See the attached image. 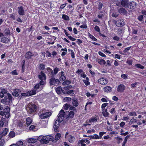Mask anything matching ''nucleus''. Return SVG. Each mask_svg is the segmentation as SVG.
Masks as SVG:
<instances>
[{
	"mask_svg": "<svg viewBox=\"0 0 146 146\" xmlns=\"http://www.w3.org/2000/svg\"><path fill=\"white\" fill-rule=\"evenodd\" d=\"M37 107L35 104L30 103L27 105L26 110L29 114H33L36 111Z\"/></svg>",
	"mask_w": 146,
	"mask_h": 146,
	"instance_id": "nucleus-1",
	"label": "nucleus"
},
{
	"mask_svg": "<svg viewBox=\"0 0 146 146\" xmlns=\"http://www.w3.org/2000/svg\"><path fill=\"white\" fill-rule=\"evenodd\" d=\"M54 137L51 136H43L42 143L47 144L49 143V141H53Z\"/></svg>",
	"mask_w": 146,
	"mask_h": 146,
	"instance_id": "nucleus-2",
	"label": "nucleus"
},
{
	"mask_svg": "<svg viewBox=\"0 0 146 146\" xmlns=\"http://www.w3.org/2000/svg\"><path fill=\"white\" fill-rule=\"evenodd\" d=\"M49 83L50 85H55L56 84H59L61 83L60 81L58 79L54 78H50L49 80Z\"/></svg>",
	"mask_w": 146,
	"mask_h": 146,
	"instance_id": "nucleus-3",
	"label": "nucleus"
},
{
	"mask_svg": "<svg viewBox=\"0 0 146 146\" xmlns=\"http://www.w3.org/2000/svg\"><path fill=\"white\" fill-rule=\"evenodd\" d=\"M137 5L136 3L134 1L129 2V1L127 4V7L130 9H134L135 8L136 6Z\"/></svg>",
	"mask_w": 146,
	"mask_h": 146,
	"instance_id": "nucleus-4",
	"label": "nucleus"
},
{
	"mask_svg": "<svg viewBox=\"0 0 146 146\" xmlns=\"http://www.w3.org/2000/svg\"><path fill=\"white\" fill-rule=\"evenodd\" d=\"M51 113L49 112H46L41 114L40 117L41 119H44L50 116L51 115Z\"/></svg>",
	"mask_w": 146,
	"mask_h": 146,
	"instance_id": "nucleus-5",
	"label": "nucleus"
},
{
	"mask_svg": "<svg viewBox=\"0 0 146 146\" xmlns=\"http://www.w3.org/2000/svg\"><path fill=\"white\" fill-rule=\"evenodd\" d=\"M115 22L116 26L119 27H122L125 25L124 22H123L122 19H119L117 21H115Z\"/></svg>",
	"mask_w": 146,
	"mask_h": 146,
	"instance_id": "nucleus-6",
	"label": "nucleus"
},
{
	"mask_svg": "<svg viewBox=\"0 0 146 146\" xmlns=\"http://www.w3.org/2000/svg\"><path fill=\"white\" fill-rule=\"evenodd\" d=\"M40 74L38 75L37 76L38 78L40 80H45L46 79V76L45 74L43 73L42 71H41Z\"/></svg>",
	"mask_w": 146,
	"mask_h": 146,
	"instance_id": "nucleus-7",
	"label": "nucleus"
},
{
	"mask_svg": "<svg viewBox=\"0 0 146 146\" xmlns=\"http://www.w3.org/2000/svg\"><path fill=\"white\" fill-rule=\"evenodd\" d=\"M60 122L57 120H56L54 125L53 128H54V131L56 132H58V129L60 126Z\"/></svg>",
	"mask_w": 146,
	"mask_h": 146,
	"instance_id": "nucleus-8",
	"label": "nucleus"
},
{
	"mask_svg": "<svg viewBox=\"0 0 146 146\" xmlns=\"http://www.w3.org/2000/svg\"><path fill=\"white\" fill-rule=\"evenodd\" d=\"M8 129L7 128H5L2 132H0V139L5 136L7 134Z\"/></svg>",
	"mask_w": 146,
	"mask_h": 146,
	"instance_id": "nucleus-9",
	"label": "nucleus"
},
{
	"mask_svg": "<svg viewBox=\"0 0 146 146\" xmlns=\"http://www.w3.org/2000/svg\"><path fill=\"white\" fill-rule=\"evenodd\" d=\"M125 89V86L121 84L118 86L117 91L119 92H123Z\"/></svg>",
	"mask_w": 146,
	"mask_h": 146,
	"instance_id": "nucleus-10",
	"label": "nucleus"
},
{
	"mask_svg": "<svg viewBox=\"0 0 146 146\" xmlns=\"http://www.w3.org/2000/svg\"><path fill=\"white\" fill-rule=\"evenodd\" d=\"M118 11L120 14H122L123 15H127L128 13L127 11L125 9L123 8L119 9Z\"/></svg>",
	"mask_w": 146,
	"mask_h": 146,
	"instance_id": "nucleus-11",
	"label": "nucleus"
},
{
	"mask_svg": "<svg viewBox=\"0 0 146 146\" xmlns=\"http://www.w3.org/2000/svg\"><path fill=\"white\" fill-rule=\"evenodd\" d=\"M34 54L30 51L27 52L25 55V57L27 59H31V57L33 56Z\"/></svg>",
	"mask_w": 146,
	"mask_h": 146,
	"instance_id": "nucleus-12",
	"label": "nucleus"
},
{
	"mask_svg": "<svg viewBox=\"0 0 146 146\" xmlns=\"http://www.w3.org/2000/svg\"><path fill=\"white\" fill-rule=\"evenodd\" d=\"M128 0H122L121 1V5L122 7L126 8L127 6Z\"/></svg>",
	"mask_w": 146,
	"mask_h": 146,
	"instance_id": "nucleus-13",
	"label": "nucleus"
},
{
	"mask_svg": "<svg viewBox=\"0 0 146 146\" xmlns=\"http://www.w3.org/2000/svg\"><path fill=\"white\" fill-rule=\"evenodd\" d=\"M10 41V38L7 37H3L1 39V42L4 43H7Z\"/></svg>",
	"mask_w": 146,
	"mask_h": 146,
	"instance_id": "nucleus-14",
	"label": "nucleus"
},
{
	"mask_svg": "<svg viewBox=\"0 0 146 146\" xmlns=\"http://www.w3.org/2000/svg\"><path fill=\"white\" fill-rule=\"evenodd\" d=\"M19 10L18 13L20 15H25L24 10L22 6H20L18 8Z\"/></svg>",
	"mask_w": 146,
	"mask_h": 146,
	"instance_id": "nucleus-15",
	"label": "nucleus"
},
{
	"mask_svg": "<svg viewBox=\"0 0 146 146\" xmlns=\"http://www.w3.org/2000/svg\"><path fill=\"white\" fill-rule=\"evenodd\" d=\"M59 74H61L60 77V81H63L66 80V76H64V72L61 71L59 73Z\"/></svg>",
	"mask_w": 146,
	"mask_h": 146,
	"instance_id": "nucleus-16",
	"label": "nucleus"
},
{
	"mask_svg": "<svg viewBox=\"0 0 146 146\" xmlns=\"http://www.w3.org/2000/svg\"><path fill=\"white\" fill-rule=\"evenodd\" d=\"M72 104L75 107H77L78 105V101L76 98L72 99Z\"/></svg>",
	"mask_w": 146,
	"mask_h": 146,
	"instance_id": "nucleus-17",
	"label": "nucleus"
},
{
	"mask_svg": "<svg viewBox=\"0 0 146 146\" xmlns=\"http://www.w3.org/2000/svg\"><path fill=\"white\" fill-rule=\"evenodd\" d=\"M59 115L58 117V119H59L60 117H64L66 115L65 113V112H64V110H61L59 113Z\"/></svg>",
	"mask_w": 146,
	"mask_h": 146,
	"instance_id": "nucleus-18",
	"label": "nucleus"
},
{
	"mask_svg": "<svg viewBox=\"0 0 146 146\" xmlns=\"http://www.w3.org/2000/svg\"><path fill=\"white\" fill-rule=\"evenodd\" d=\"M112 90V88L109 86H106L104 88V91L106 92H110Z\"/></svg>",
	"mask_w": 146,
	"mask_h": 146,
	"instance_id": "nucleus-19",
	"label": "nucleus"
},
{
	"mask_svg": "<svg viewBox=\"0 0 146 146\" xmlns=\"http://www.w3.org/2000/svg\"><path fill=\"white\" fill-rule=\"evenodd\" d=\"M27 93L28 94L29 96L35 94L36 93V92L35 90H32L28 91Z\"/></svg>",
	"mask_w": 146,
	"mask_h": 146,
	"instance_id": "nucleus-20",
	"label": "nucleus"
},
{
	"mask_svg": "<svg viewBox=\"0 0 146 146\" xmlns=\"http://www.w3.org/2000/svg\"><path fill=\"white\" fill-rule=\"evenodd\" d=\"M98 62V63L100 65H105L106 63L104 59H98L97 61Z\"/></svg>",
	"mask_w": 146,
	"mask_h": 146,
	"instance_id": "nucleus-21",
	"label": "nucleus"
},
{
	"mask_svg": "<svg viewBox=\"0 0 146 146\" xmlns=\"http://www.w3.org/2000/svg\"><path fill=\"white\" fill-rule=\"evenodd\" d=\"M88 137H90V139H99V136L97 134H94V135H90L88 136Z\"/></svg>",
	"mask_w": 146,
	"mask_h": 146,
	"instance_id": "nucleus-22",
	"label": "nucleus"
},
{
	"mask_svg": "<svg viewBox=\"0 0 146 146\" xmlns=\"http://www.w3.org/2000/svg\"><path fill=\"white\" fill-rule=\"evenodd\" d=\"M108 83V80L106 79H105L103 78H102L101 79V82L100 83L102 85H105Z\"/></svg>",
	"mask_w": 146,
	"mask_h": 146,
	"instance_id": "nucleus-23",
	"label": "nucleus"
},
{
	"mask_svg": "<svg viewBox=\"0 0 146 146\" xmlns=\"http://www.w3.org/2000/svg\"><path fill=\"white\" fill-rule=\"evenodd\" d=\"M32 120L30 117L27 118L26 124L27 126L30 125L32 123Z\"/></svg>",
	"mask_w": 146,
	"mask_h": 146,
	"instance_id": "nucleus-24",
	"label": "nucleus"
},
{
	"mask_svg": "<svg viewBox=\"0 0 146 146\" xmlns=\"http://www.w3.org/2000/svg\"><path fill=\"white\" fill-rule=\"evenodd\" d=\"M28 141L30 143H34L37 141V140L35 139L29 138Z\"/></svg>",
	"mask_w": 146,
	"mask_h": 146,
	"instance_id": "nucleus-25",
	"label": "nucleus"
},
{
	"mask_svg": "<svg viewBox=\"0 0 146 146\" xmlns=\"http://www.w3.org/2000/svg\"><path fill=\"white\" fill-rule=\"evenodd\" d=\"M15 135V133L13 131H11L9 133L8 136L10 138H13L14 137Z\"/></svg>",
	"mask_w": 146,
	"mask_h": 146,
	"instance_id": "nucleus-26",
	"label": "nucleus"
},
{
	"mask_svg": "<svg viewBox=\"0 0 146 146\" xmlns=\"http://www.w3.org/2000/svg\"><path fill=\"white\" fill-rule=\"evenodd\" d=\"M4 33L5 35H10V32L9 29L8 28H5L4 31Z\"/></svg>",
	"mask_w": 146,
	"mask_h": 146,
	"instance_id": "nucleus-27",
	"label": "nucleus"
},
{
	"mask_svg": "<svg viewBox=\"0 0 146 146\" xmlns=\"http://www.w3.org/2000/svg\"><path fill=\"white\" fill-rule=\"evenodd\" d=\"M62 88L60 86L56 89V91L58 94H61Z\"/></svg>",
	"mask_w": 146,
	"mask_h": 146,
	"instance_id": "nucleus-28",
	"label": "nucleus"
},
{
	"mask_svg": "<svg viewBox=\"0 0 146 146\" xmlns=\"http://www.w3.org/2000/svg\"><path fill=\"white\" fill-rule=\"evenodd\" d=\"M75 140V138L74 136L70 135L68 139L69 141L71 143H73Z\"/></svg>",
	"mask_w": 146,
	"mask_h": 146,
	"instance_id": "nucleus-29",
	"label": "nucleus"
},
{
	"mask_svg": "<svg viewBox=\"0 0 146 146\" xmlns=\"http://www.w3.org/2000/svg\"><path fill=\"white\" fill-rule=\"evenodd\" d=\"M70 106V104L66 103L64 104L63 106V108L65 110H67Z\"/></svg>",
	"mask_w": 146,
	"mask_h": 146,
	"instance_id": "nucleus-30",
	"label": "nucleus"
},
{
	"mask_svg": "<svg viewBox=\"0 0 146 146\" xmlns=\"http://www.w3.org/2000/svg\"><path fill=\"white\" fill-rule=\"evenodd\" d=\"M62 18L66 21H68L70 20L69 17L67 15L64 14L62 15Z\"/></svg>",
	"mask_w": 146,
	"mask_h": 146,
	"instance_id": "nucleus-31",
	"label": "nucleus"
},
{
	"mask_svg": "<svg viewBox=\"0 0 146 146\" xmlns=\"http://www.w3.org/2000/svg\"><path fill=\"white\" fill-rule=\"evenodd\" d=\"M104 17V13L102 11H101L100 13L98 15V17L100 19H102V18Z\"/></svg>",
	"mask_w": 146,
	"mask_h": 146,
	"instance_id": "nucleus-32",
	"label": "nucleus"
},
{
	"mask_svg": "<svg viewBox=\"0 0 146 146\" xmlns=\"http://www.w3.org/2000/svg\"><path fill=\"white\" fill-rule=\"evenodd\" d=\"M74 111H71L69 113L68 115L70 116V118H73L74 115Z\"/></svg>",
	"mask_w": 146,
	"mask_h": 146,
	"instance_id": "nucleus-33",
	"label": "nucleus"
},
{
	"mask_svg": "<svg viewBox=\"0 0 146 146\" xmlns=\"http://www.w3.org/2000/svg\"><path fill=\"white\" fill-rule=\"evenodd\" d=\"M88 34L89 37L93 40L94 41H96L97 40V39L93 35L90 34L89 33H88Z\"/></svg>",
	"mask_w": 146,
	"mask_h": 146,
	"instance_id": "nucleus-34",
	"label": "nucleus"
},
{
	"mask_svg": "<svg viewBox=\"0 0 146 146\" xmlns=\"http://www.w3.org/2000/svg\"><path fill=\"white\" fill-rule=\"evenodd\" d=\"M97 121V118L95 117H92L89 119V121L90 122H96Z\"/></svg>",
	"mask_w": 146,
	"mask_h": 146,
	"instance_id": "nucleus-35",
	"label": "nucleus"
},
{
	"mask_svg": "<svg viewBox=\"0 0 146 146\" xmlns=\"http://www.w3.org/2000/svg\"><path fill=\"white\" fill-rule=\"evenodd\" d=\"M45 68V65L43 64H40L39 65V68L40 70H43Z\"/></svg>",
	"mask_w": 146,
	"mask_h": 146,
	"instance_id": "nucleus-36",
	"label": "nucleus"
},
{
	"mask_svg": "<svg viewBox=\"0 0 146 146\" xmlns=\"http://www.w3.org/2000/svg\"><path fill=\"white\" fill-rule=\"evenodd\" d=\"M61 135L59 133H57L55 135V139L56 140H59L60 137Z\"/></svg>",
	"mask_w": 146,
	"mask_h": 146,
	"instance_id": "nucleus-37",
	"label": "nucleus"
},
{
	"mask_svg": "<svg viewBox=\"0 0 146 146\" xmlns=\"http://www.w3.org/2000/svg\"><path fill=\"white\" fill-rule=\"evenodd\" d=\"M23 144V142L21 141H19L17 142L16 145V146H22Z\"/></svg>",
	"mask_w": 146,
	"mask_h": 146,
	"instance_id": "nucleus-38",
	"label": "nucleus"
},
{
	"mask_svg": "<svg viewBox=\"0 0 146 146\" xmlns=\"http://www.w3.org/2000/svg\"><path fill=\"white\" fill-rule=\"evenodd\" d=\"M3 111L5 112V113L8 112H10V108L9 107L7 106L6 108L5 109H4L3 110Z\"/></svg>",
	"mask_w": 146,
	"mask_h": 146,
	"instance_id": "nucleus-39",
	"label": "nucleus"
},
{
	"mask_svg": "<svg viewBox=\"0 0 146 146\" xmlns=\"http://www.w3.org/2000/svg\"><path fill=\"white\" fill-rule=\"evenodd\" d=\"M12 94L14 96L17 97L19 96V94L17 92V90H15L13 92H12Z\"/></svg>",
	"mask_w": 146,
	"mask_h": 146,
	"instance_id": "nucleus-40",
	"label": "nucleus"
},
{
	"mask_svg": "<svg viewBox=\"0 0 146 146\" xmlns=\"http://www.w3.org/2000/svg\"><path fill=\"white\" fill-rule=\"evenodd\" d=\"M135 66H136V67H137L138 68L143 69L144 68V67L143 66L141 65L140 64H135Z\"/></svg>",
	"mask_w": 146,
	"mask_h": 146,
	"instance_id": "nucleus-41",
	"label": "nucleus"
},
{
	"mask_svg": "<svg viewBox=\"0 0 146 146\" xmlns=\"http://www.w3.org/2000/svg\"><path fill=\"white\" fill-rule=\"evenodd\" d=\"M5 141L4 139H0V146H3V145L5 143Z\"/></svg>",
	"mask_w": 146,
	"mask_h": 146,
	"instance_id": "nucleus-42",
	"label": "nucleus"
},
{
	"mask_svg": "<svg viewBox=\"0 0 146 146\" xmlns=\"http://www.w3.org/2000/svg\"><path fill=\"white\" fill-rule=\"evenodd\" d=\"M69 110H73L75 111L76 112H77V110L76 108L74 106H70L69 108Z\"/></svg>",
	"mask_w": 146,
	"mask_h": 146,
	"instance_id": "nucleus-43",
	"label": "nucleus"
},
{
	"mask_svg": "<svg viewBox=\"0 0 146 146\" xmlns=\"http://www.w3.org/2000/svg\"><path fill=\"white\" fill-rule=\"evenodd\" d=\"M59 69L57 67L55 68L53 70V74H56L58 71H59Z\"/></svg>",
	"mask_w": 146,
	"mask_h": 146,
	"instance_id": "nucleus-44",
	"label": "nucleus"
},
{
	"mask_svg": "<svg viewBox=\"0 0 146 146\" xmlns=\"http://www.w3.org/2000/svg\"><path fill=\"white\" fill-rule=\"evenodd\" d=\"M64 101L70 102L72 100V99L69 97H65L64 98Z\"/></svg>",
	"mask_w": 146,
	"mask_h": 146,
	"instance_id": "nucleus-45",
	"label": "nucleus"
},
{
	"mask_svg": "<svg viewBox=\"0 0 146 146\" xmlns=\"http://www.w3.org/2000/svg\"><path fill=\"white\" fill-rule=\"evenodd\" d=\"M128 75L127 74H125L121 75V77L125 79H126L127 78Z\"/></svg>",
	"mask_w": 146,
	"mask_h": 146,
	"instance_id": "nucleus-46",
	"label": "nucleus"
},
{
	"mask_svg": "<svg viewBox=\"0 0 146 146\" xmlns=\"http://www.w3.org/2000/svg\"><path fill=\"white\" fill-rule=\"evenodd\" d=\"M46 70L48 72V73L49 74L50 73H53V72L52 70L49 67H48L46 68Z\"/></svg>",
	"mask_w": 146,
	"mask_h": 146,
	"instance_id": "nucleus-47",
	"label": "nucleus"
},
{
	"mask_svg": "<svg viewBox=\"0 0 146 146\" xmlns=\"http://www.w3.org/2000/svg\"><path fill=\"white\" fill-rule=\"evenodd\" d=\"M143 15H140L138 17V19L140 21H142L143 20Z\"/></svg>",
	"mask_w": 146,
	"mask_h": 146,
	"instance_id": "nucleus-48",
	"label": "nucleus"
},
{
	"mask_svg": "<svg viewBox=\"0 0 146 146\" xmlns=\"http://www.w3.org/2000/svg\"><path fill=\"white\" fill-rule=\"evenodd\" d=\"M137 120L135 119L134 118L132 119H131V120L129 122V123H131V124H132L134 122L136 123V122H137Z\"/></svg>",
	"mask_w": 146,
	"mask_h": 146,
	"instance_id": "nucleus-49",
	"label": "nucleus"
},
{
	"mask_svg": "<svg viewBox=\"0 0 146 146\" xmlns=\"http://www.w3.org/2000/svg\"><path fill=\"white\" fill-rule=\"evenodd\" d=\"M103 115L105 117H108L109 116L108 112H102Z\"/></svg>",
	"mask_w": 146,
	"mask_h": 146,
	"instance_id": "nucleus-50",
	"label": "nucleus"
},
{
	"mask_svg": "<svg viewBox=\"0 0 146 146\" xmlns=\"http://www.w3.org/2000/svg\"><path fill=\"white\" fill-rule=\"evenodd\" d=\"M133 60H127L126 63L129 65H132Z\"/></svg>",
	"mask_w": 146,
	"mask_h": 146,
	"instance_id": "nucleus-51",
	"label": "nucleus"
},
{
	"mask_svg": "<svg viewBox=\"0 0 146 146\" xmlns=\"http://www.w3.org/2000/svg\"><path fill=\"white\" fill-rule=\"evenodd\" d=\"M7 95L9 100L11 101L12 99V97L11 95L9 93H7Z\"/></svg>",
	"mask_w": 146,
	"mask_h": 146,
	"instance_id": "nucleus-52",
	"label": "nucleus"
},
{
	"mask_svg": "<svg viewBox=\"0 0 146 146\" xmlns=\"http://www.w3.org/2000/svg\"><path fill=\"white\" fill-rule=\"evenodd\" d=\"M102 5L103 4L101 3H99L98 7V9L100 10H101L102 9Z\"/></svg>",
	"mask_w": 146,
	"mask_h": 146,
	"instance_id": "nucleus-53",
	"label": "nucleus"
},
{
	"mask_svg": "<svg viewBox=\"0 0 146 146\" xmlns=\"http://www.w3.org/2000/svg\"><path fill=\"white\" fill-rule=\"evenodd\" d=\"M10 18H12L13 19V20L15 19V13H12L10 15Z\"/></svg>",
	"mask_w": 146,
	"mask_h": 146,
	"instance_id": "nucleus-54",
	"label": "nucleus"
},
{
	"mask_svg": "<svg viewBox=\"0 0 146 146\" xmlns=\"http://www.w3.org/2000/svg\"><path fill=\"white\" fill-rule=\"evenodd\" d=\"M1 92L3 93V94H7V90L4 89H1Z\"/></svg>",
	"mask_w": 146,
	"mask_h": 146,
	"instance_id": "nucleus-55",
	"label": "nucleus"
},
{
	"mask_svg": "<svg viewBox=\"0 0 146 146\" xmlns=\"http://www.w3.org/2000/svg\"><path fill=\"white\" fill-rule=\"evenodd\" d=\"M82 72L84 73L82 69H79L76 72V73L78 74L79 75Z\"/></svg>",
	"mask_w": 146,
	"mask_h": 146,
	"instance_id": "nucleus-56",
	"label": "nucleus"
},
{
	"mask_svg": "<svg viewBox=\"0 0 146 146\" xmlns=\"http://www.w3.org/2000/svg\"><path fill=\"white\" fill-rule=\"evenodd\" d=\"M129 116L137 115V114L135 112H130L129 113Z\"/></svg>",
	"mask_w": 146,
	"mask_h": 146,
	"instance_id": "nucleus-57",
	"label": "nucleus"
},
{
	"mask_svg": "<svg viewBox=\"0 0 146 146\" xmlns=\"http://www.w3.org/2000/svg\"><path fill=\"white\" fill-rule=\"evenodd\" d=\"M83 81L86 86H88L90 84V83L89 81H86L84 80H83Z\"/></svg>",
	"mask_w": 146,
	"mask_h": 146,
	"instance_id": "nucleus-58",
	"label": "nucleus"
},
{
	"mask_svg": "<svg viewBox=\"0 0 146 146\" xmlns=\"http://www.w3.org/2000/svg\"><path fill=\"white\" fill-rule=\"evenodd\" d=\"M94 29L95 31L97 32H99L100 31V29L99 27L97 25H96L94 27Z\"/></svg>",
	"mask_w": 146,
	"mask_h": 146,
	"instance_id": "nucleus-59",
	"label": "nucleus"
},
{
	"mask_svg": "<svg viewBox=\"0 0 146 146\" xmlns=\"http://www.w3.org/2000/svg\"><path fill=\"white\" fill-rule=\"evenodd\" d=\"M74 92V91L73 90H69L67 92L66 94L70 95V94H74V93H73Z\"/></svg>",
	"mask_w": 146,
	"mask_h": 146,
	"instance_id": "nucleus-60",
	"label": "nucleus"
},
{
	"mask_svg": "<svg viewBox=\"0 0 146 146\" xmlns=\"http://www.w3.org/2000/svg\"><path fill=\"white\" fill-rule=\"evenodd\" d=\"M21 95L23 97V96H29L28 94L27 93H27H21Z\"/></svg>",
	"mask_w": 146,
	"mask_h": 146,
	"instance_id": "nucleus-61",
	"label": "nucleus"
},
{
	"mask_svg": "<svg viewBox=\"0 0 146 146\" xmlns=\"http://www.w3.org/2000/svg\"><path fill=\"white\" fill-rule=\"evenodd\" d=\"M70 51L71 52V53L70 54L71 55V57L72 58H74L75 57L74 53L73 50H70Z\"/></svg>",
	"mask_w": 146,
	"mask_h": 146,
	"instance_id": "nucleus-62",
	"label": "nucleus"
},
{
	"mask_svg": "<svg viewBox=\"0 0 146 146\" xmlns=\"http://www.w3.org/2000/svg\"><path fill=\"white\" fill-rule=\"evenodd\" d=\"M85 139H81L80 140H79L78 143V145L80 144H82V143H83L84 142H85Z\"/></svg>",
	"mask_w": 146,
	"mask_h": 146,
	"instance_id": "nucleus-63",
	"label": "nucleus"
},
{
	"mask_svg": "<svg viewBox=\"0 0 146 146\" xmlns=\"http://www.w3.org/2000/svg\"><path fill=\"white\" fill-rule=\"evenodd\" d=\"M5 117L7 118H8L9 117L10 115V112H8L5 113Z\"/></svg>",
	"mask_w": 146,
	"mask_h": 146,
	"instance_id": "nucleus-64",
	"label": "nucleus"
}]
</instances>
